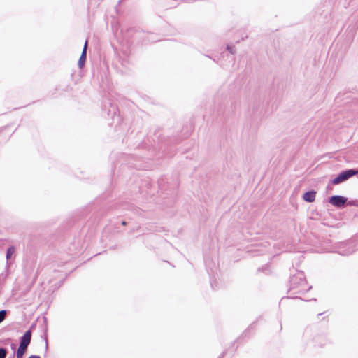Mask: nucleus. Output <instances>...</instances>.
<instances>
[{"mask_svg": "<svg viewBox=\"0 0 358 358\" xmlns=\"http://www.w3.org/2000/svg\"><path fill=\"white\" fill-rule=\"evenodd\" d=\"M118 57H119V61L121 62V64L123 66H127V65L129 64V63H130L129 59L126 52H124L123 55L122 56L119 55Z\"/></svg>", "mask_w": 358, "mask_h": 358, "instance_id": "9b49d317", "label": "nucleus"}, {"mask_svg": "<svg viewBox=\"0 0 358 358\" xmlns=\"http://www.w3.org/2000/svg\"><path fill=\"white\" fill-rule=\"evenodd\" d=\"M358 250V237H354L341 243L338 253L341 255H350Z\"/></svg>", "mask_w": 358, "mask_h": 358, "instance_id": "20e7f679", "label": "nucleus"}, {"mask_svg": "<svg viewBox=\"0 0 358 358\" xmlns=\"http://www.w3.org/2000/svg\"><path fill=\"white\" fill-rule=\"evenodd\" d=\"M32 333L31 329L26 331L24 334L20 338V345L25 348H28L31 341Z\"/></svg>", "mask_w": 358, "mask_h": 358, "instance_id": "0eeeda50", "label": "nucleus"}, {"mask_svg": "<svg viewBox=\"0 0 358 358\" xmlns=\"http://www.w3.org/2000/svg\"><path fill=\"white\" fill-rule=\"evenodd\" d=\"M210 285H211L213 289H215L214 288V285H213V282L212 280H210Z\"/></svg>", "mask_w": 358, "mask_h": 358, "instance_id": "393cba45", "label": "nucleus"}, {"mask_svg": "<svg viewBox=\"0 0 358 358\" xmlns=\"http://www.w3.org/2000/svg\"><path fill=\"white\" fill-rule=\"evenodd\" d=\"M121 224H122V225L125 226V225H127V222L123 220V221H122Z\"/></svg>", "mask_w": 358, "mask_h": 358, "instance_id": "5701e85b", "label": "nucleus"}, {"mask_svg": "<svg viewBox=\"0 0 358 358\" xmlns=\"http://www.w3.org/2000/svg\"><path fill=\"white\" fill-rule=\"evenodd\" d=\"M258 271H264V269H261L260 268H258Z\"/></svg>", "mask_w": 358, "mask_h": 358, "instance_id": "a878e982", "label": "nucleus"}, {"mask_svg": "<svg viewBox=\"0 0 358 358\" xmlns=\"http://www.w3.org/2000/svg\"><path fill=\"white\" fill-rule=\"evenodd\" d=\"M293 298L298 299V296H293ZM299 299L300 298L299 297Z\"/></svg>", "mask_w": 358, "mask_h": 358, "instance_id": "cd10ccee", "label": "nucleus"}, {"mask_svg": "<svg viewBox=\"0 0 358 358\" xmlns=\"http://www.w3.org/2000/svg\"><path fill=\"white\" fill-rule=\"evenodd\" d=\"M316 192L313 189L308 190L303 194V199L308 202L312 203L315 200Z\"/></svg>", "mask_w": 358, "mask_h": 358, "instance_id": "9d476101", "label": "nucleus"}, {"mask_svg": "<svg viewBox=\"0 0 358 358\" xmlns=\"http://www.w3.org/2000/svg\"><path fill=\"white\" fill-rule=\"evenodd\" d=\"M28 358H41V357L39 355H32L29 356Z\"/></svg>", "mask_w": 358, "mask_h": 358, "instance_id": "aec40b11", "label": "nucleus"}, {"mask_svg": "<svg viewBox=\"0 0 358 358\" xmlns=\"http://www.w3.org/2000/svg\"><path fill=\"white\" fill-rule=\"evenodd\" d=\"M225 354L226 351H224L222 354L220 355V356L217 358H224Z\"/></svg>", "mask_w": 358, "mask_h": 358, "instance_id": "412c9836", "label": "nucleus"}, {"mask_svg": "<svg viewBox=\"0 0 358 358\" xmlns=\"http://www.w3.org/2000/svg\"><path fill=\"white\" fill-rule=\"evenodd\" d=\"M102 115L104 117L111 119L113 123L120 124L122 119L119 114V109L116 103L110 99H106L102 103Z\"/></svg>", "mask_w": 358, "mask_h": 358, "instance_id": "f03ea898", "label": "nucleus"}, {"mask_svg": "<svg viewBox=\"0 0 358 358\" xmlns=\"http://www.w3.org/2000/svg\"><path fill=\"white\" fill-rule=\"evenodd\" d=\"M27 348L19 345L15 352L16 358H22L23 355L26 353Z\"/></svg>", "mask_w": 358, "mask_h": 358, "instance_id": "f8f14e48", "label": "nucleus"}, {"mask_svg": "<svg viewBox=\"0 0 358 358\" xmlns=\"http://www.w3.org/2000/svg\"><path fill=\"white\" fill-rule=\"evenodd\" d=\"M16 347H17V345L15 343H13L10 344V348L13 350V352H15V353L16 352Z\"/></svg>", "mask_w": 358, "mask_h": 358, "instance_id": "6ab92c4d", "label": "nucleus"}, {"mask_svg": "<svg viewBox=\"0 0 358 358\" xmlns=\"http://www.w3.org/2000/svg\"><path fill=\"white\" fill-rule=\"evenodd\" d=\"M289 292L292 294H301L306 293L312 286H308L305 274L301 271H297L296 273L290 277Z\"/></svg>", "mask_w": 358, "mask_h": 358, "instance_id": "f257e3e1", "label": "nucleus"}, {"mask_svg": "<svg viewBox=\"0 0 358 358\" xmlns=\"http://www.w3.org/2000/svg\"><path fill=\"white\" fill-rule=\"evenodd\" d=\"M347 202L348 198L341 195H333L329 198V203L339 209L343 208Z\"/></svg>", "mask_w": 358, "mask_h": 358, "instance_id": "423d86ee", "label": "nucleus"}, {"mask_svg": "<svg viewBox=\"0 0 358 358\" xmlns=\"http://www.w3.org/2000/svg\"><path fill=\"white\" fill-rule=\"evenodd\" d=\"M88 41H85L82 53L78 62V66L79 69H83L85 64L87 60V50Z\"/></svg>", "mask_w": 358, "mask_h": 358, "instance_id": "6e6552de", "label": "nucleus"}, {"mask_svg": "<svg viewBox=\"0 0 358 358\" xmlns=\"http://www.w3.org/2000/svg\"><path fill=\"white\" fill-rule=\"evenodd\" d=\"M8 349L6 348L0 347V358H6L8 355Z\"/></svg>", "mask_w": 358, "mask_h": 358, "instance_id": "2eb2a0df", "label": "nucleus"}, {"mask_svg": "<svg viewBox=\"0 0 358 358\" xmlns=\"http://www.w3.org/2000/svg\"><path fill=\"white\" fill-rule=\"evenodd\" d=\"M226 49L227 51H229L232 55H234L236 52V50L235 45L234 44H227Z\"/></svg>", "mask_w": 358, "mask_h": 358, "instance_id": "4468645a", "label": "nucleus"}, {"mask_svg": "<svg viewBox=\"0 0 358 358\" xmlns=\"http://www.w3.org/2000/svg\"><path fill=\"white\" fill-rule=\"evenodd\" d=\"M15 248L13 245H10L7 248L6 255L7 261H8L11 258V257L13 255V253L15 252Z\"/></svg>", "mask_w": 358, "mask_h": 358, "instance_id": "ddd939ff", "label": "nucleus"}, {"mask_svg": "<svg viewBox=\"0 0 358 358\" xmlns=\"http://www.w3.org/2000/svg\"><path fill=\"white\" fill-rule=\"evenodd\" d=\"M255 324H256V322H254L253 323H252L249 327L248 328L244 331L243 334L245 336L247 335L248 333L250 332V330L252 329H254V328L255 327Z\"/></svg>", "mask_w": 358, "mask_h": 358, "instance_id": "f3484780", "label": "nucleus"}, {"mask_svg": "<svg viewBox=\"0 0 358 358\" xmlns=\"http://www.w3.org/2000/svg\"><path fill=\"white\" fill-rule=\"evenodd\" d=\"M35 326H36V324H33L30 327L29 329H31V331H32V329L35 327Z\"/></svg>", "mask_w": 358, "mask_h": 358, "instance_id": "4be33fe9", "label": "nucleus"}, {"mask_svg": "<svg viewBox=\"0 0 358 358\" xmlns=\"http://www.w3.org/2000/svg\"><path fill=\"white\" fill-rule=\"evenodd\" d=\"M188 136H189V134H186V136H185V138L188 137Z\"/></svg>", "mask_w": 358, "mask_h": 358, "instance_id": "bb28decb", "label": "nucleus"}, {"mask_svg": "<svg viewBox=\"0 0 358 358\" xmlns=\"http://www.w3.org/2000/svg\"><path fill=\"white\" fill-rule=\"evenodd\" d=\"M347 205L358 206V201L355 200H348Z\"/></svg>", "mask_w": 358, "mask_h": 358, "instance_id": "a211bd4d", "label": "nucleus"}, {"mask_svg": "<svg viewBox=\"0 0 358 358\" xmlns=\"http://www.w3.org/2000/svg\"><path fill=\"white\" fill-rule=\"evenodd\" d=\"M358 174V169H348L340 172L335 178L330 180L329 184L331 185H339L343 182L347 181L352 176Z\"/></svg>", "mask_w": 358, "mask_h": 358, "instance_id": "39448f33", "label": "nucleus"}, {"mask_svg": "<svg viewBox=\"0 0 358 358\" xmlns=\"http://www.w3.org/2000/svg\"><path fill=\"white\" fill-rule=\"evenodd\" d=\"M15 352H13L8 358H15Z\"/></svg>", "mask_w": 358, "mask_h": 358, "instance_id": "b1692460", "label": "nucleus"}, {"mask_svg": "<svg viewBox=\"0 0 358 358\" xmlns=\"http://www.w3.org/2000/svg\"><path fill=\"white\" fill-rule=\"evenodd\" d=\"M7 313L6 310H0V324L5 320Z\"/></svg>", "mask_w": 358, "mask_h": 358, "instance_id": "dca6fc26", "label": "nucleus"}, {"mask_svg": "<svg viewBox=\"0 0 358 358\" xmlns=\"http://www.w3.org/2000/svg\"><path fill=\"white\" fill-rule=\"evenodd\" d=\"M43 330V336L42 337L44 338L45 343V355L47 354L48 350V321L45 317H43V324L42 325Z\"/></svg>", "mask_w": 358, "mask_h": 358, "instance_id": "1a4fd4ad", "label": "nucleus"}, {"mask_svg": "<svg viewBox=\"0 0 358 358\" xmlns=\"http://www.w3.org/2000/svg\"><path fill=\"white\" fill-rule=\"evenodd\" d=\"M358 250V237H354L341 243L338 253L341 255H350Z\"/></svg>", "mask_w": 358, "mask_h": 358, "instance_id": "7ed1b4c3", "label": "nucleus"}]
</instances>
